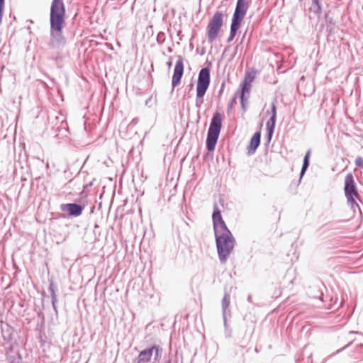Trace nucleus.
Segmentation results:
<instances>
[{
    "mask_svg": "<svg viewBox=\"0 0 363 363\" xmlns=\"http://www.w3.org/2000/svg\"><path fill=\"white\" fill-rule=\"evenodd\" d=\"M203 103V98H197L196 97V107H198V108L201 107V106L202 105Z\"/></svg>",
    "mask_w": 363,
    "mask_h": 363,
    "instance_id": "26",
    "label": "nucleus"
},
{
    "mask_svg": "<svg viewBox=\"0 0 363 363\" xmlns=\"http://www.w3.org/2000/svg\"><path fill=\"white\" fill-rule=\"evenodd\" d=\"M151 349H152V354H155L153 363H157V362H159L160 359L161 358L162 350L157 345L152 346Z\"/></svg>",
    "mask_w": 363,
    "mask_h": 363,
    "instance_id": "19",
    "label": "nucleus"
},
{
    "mask_svg": "<svg viewBox=\"0 0 363 363\" xmlns=\"http://www.w3.org/2000/svg\"><path fill=\"white\" fill-rule=\"evenodd\" d=\"M223 13L221 11H216L209 20L207 26V37L209 43H212L216 40L223 26Z\"/></svg>",
    "mask_w": 363,
    "mask_h": 363,
    "instance_id": "6",
    "label": "nucleus"
},
{
    "mask_svg": "<svg viewBox=\"0 0 363 363\" xmlns=\"http://www.w3.org/2000/svg\"><path fill=\"white\" fill-rule=\"evenodd\" d=\"M247 301H248L249 302H251V301H252V296H251V295H249V296H248V297H247Z\"/></svg>",
    "mask_w": 363,
    "mask_h": 363,
    "instance_id": "34",
    "label": "nucleus"
},
{
    "mask_svg": "<svg viewBox=\"0 0 363 363\" xmlns=\"http://www.w3.org/2000/svg\"><path fill=\"white\" fill-rule=\"evenodd\" d=\"M222 128V115L216 112L213 114L207 133L206 149L208 151H213L217 143Z\"/></svg>",
    "mask_w": 363,
    "mask_h": 363,
    "instance_id": "2",
    "label": "nucleus"
},
{
    "mask_svg": "<svg viewBox=\"0 0 363 363\" xmlns=\"http://www.w3.org/2000/svg\"><path fill=\"white\" fill-rule=\"evenodd\" d=\"M212 220L215 237L219 235H226L231 233L222 218L220 211L216 206L214 207V210L212 214Z\"/></svg>",
    "mask_w": 363,
    "mask_h": 363,
    "instance_id": "8",
    "label": "nucleus"
},
{
    "mask_svg": "<svg viewBox=\"0 0 363 363\" xmlns=\"http://www.w3.org/2000/svg\"><path fill=\"white\" fill-rule=\"evenodd\" d=\"M240 28L238 27H235V26H231L230 25V36L233 37V38H235L237 33H238V30H239Z\"/></svg>",
    "mask_w": 363,
    "mask_h": 363,
    "instance_id": "23",
    "label": "nucleus"
},
{
    "mask_svg": "<svg viewBox=\"0 0 363 363\" xmlns=\"http://www.w3.org/2000/svg\"><path fill=\"white\" fill-rule=\"evenodd\" d=\"M233 39H234V38H233V37H231V36H230V35H229V36H228V39H227V42H228V43H230V42L233 41Z\"/></svg>",
    "mask_w": 363,
    "mask_h": 363,
    "instance_id": "32",
    "label": "nucleus"
},
{
    "mask_svg": "<svg viewBox=\"0 0 363 363\" xmlns=\"http://www.w3.org/2000/svg\"><path fill=\"white\" fill-rule=\"evenodd\" d=\"M0 6H4V0H0Z\"/></svg>",
    "mask_w": 363,
    "mask_h": 363,
    "instance_id": "33",
    "label": "nucleus"
},
{
    "mask_svg": "<svg viewBox=\"0 0 363 363\" xmlns=\"http://www.w3.org/2000/svg\"><path fill=\"white\" fill-rule=\"evenodd\" d=\"M65 25H50V39L48 45L52 49H61L67 44V40L63 35L62 30Z\"/></svg>",
    "mask_w": 363,
    "mask_h": 363,
    "instance_id": "5",
    "label": "nucleus"
},
{
    "mask_svg": "<svg viewBox=\"0 0 363 363\" xmlns=\"http://www.w3.org/2000/svg\"><path fill=\"white\" fill-rule=\"evenodd\" d=\"M253 77H245L242 84H241V94L245 96V93H249L251 86V82Z\"/></svg>",
    "mask_w": 363,
    "mask_h": 363,
    "instance_id": "17",
    "label": "nucleus"
},
{
    "mask_svg": "<svg viewBox=\"0 0 363 363\" xmlns=\"http://www.w3.org/2000/svg\"><path fill=\"white\" fill-rule=\"evenodd\" d=\"M246 1L247 0L237 1L236 7L232 18L231 26L240 28L241 23L247 10Z\"/></svg>",
    "mask_w": 363,
    "mask_h": 363,
    "instance_id": "9",
    "label": "nucleus"
},
{
    "mask_svg": "<svg viewBox=\"0 0 363 363\" xmlns=\"http://www.w3.org/2000/svg\"><path fill=\"white\" fill-rule=\"evenodd\" d=\"M228 48H229V47H226V48H225V50H224V52L228 51Z\"/></svg>",
    "mask_w": 363,
    "mask_h": 363,
    "instance_id": "35",
    "label": "nucleus"
},
{
    "mask_svg": "<svg viewBox=\"0 0 363 363\" xmlns=\"http://www.w3.org/2000/svg\"><path fill=\"white\" fill-rule=\"evenodd\" d=\"M152 356V349L151 347L142 350L138 357L137 363H148Z\"/></svg>",
    "mask_w": 363,
    "mask_h": 363,
    "instance_id": "15",
    "label": "nucleus"
},
{
    "mask_svg": "<svg viewBox=\"0 0 363 363\" xmlns=\"http://www.w3.org/2000/svg\"><path fill=\"white\" fill-rule=\"evenodd\" d=\"M48 290L51 295L52 308L55 312V314L57 315L58 311L57 307V298L56 294V287L52 281L50 283Z\"/></svg>",
    "mask_w": 363,
    "mask_h": 363,
    "instance_id": "16",
    "label": "nucleus"
},
{
    "mask_svg": "<svg viewBox=\"0 0 363 363\" xmlns=\"http://www.w3.org/2000/svg\"><path fill=\"white\" fill-rule=\"evenodd\" d=\"M271 117L266 124L269 142L272 140L277 120V107L274 103L271 104Z\"/></svg>",
    "mask_w": 363,
    "mask_h": 363,
    "instance_id": "12",
    "label": "nucleus"
},
{
    "mask_svg": "<svg viewBox=\"0 0 363 363\" xmlns=\"http://www.w3.org/2000/svg\"><path fill=\"white\" fill-rule=\"evenodd\" d=\"M230 303V296L228 293L225 292L224 294V296L222 299V313H223V323H224L225 330L228 329L227 316L231 315V312H230V310L229 309Z\"/></svg>",
    "mask_w": 363,
    "mask_h": 363,
    "instance_id": "13",
    "label": "nucleus"
},
{
    "mask_svg": "<svg viewBox=\"0 0 363 363\" xmlns=\"http://www.w3.org/2000/svg\"><path fill=\"white\" fill-rule=\"evenodd\" d=\"M261 133L256 132L250 140V145L247 147L248 154H254L260 144Z\"/></svg>",
    "mask_w": 363,
    "mask_h": 363,
    "instance_id": "14",
    "label": "nucleus"
},
{
    "mask_svg": "<svg viewBox=\"0 0 363 363\" xmlns=\"http://www.w3.org/2000/svg\"><path fill=\"white\" fill-rule=\"evenodd\" d=\"M235 103H236V97L235 96V97H233V98L231 99L230 102L228 104V108H229V109H230V108H232L233 106V105H234V104H235Z\"/></svg>",
    "mask_w": 363,
    "mask_h": 363,
    "instance_id": "28",
    "label": "nucleus"
},
{
    "mask_svg": "<svg viewBox=\"0 0 363 363\" xmlns=\"http://www.w3.org/2000/svg\"><path fill=\"white\" fill-rule=\"evenodd\" d=\"M215 238L218 259L221 264H225L233 250L235 240L232 233L219 235Z\"/></svg>",
    "mask_w": 363,
    "mask_h": 363,
    "instance_id": "1",
    "label": "nucleus"
},
{
    "mask_svg": "<svg viewBox=\"0 0 363 363\" xmlns=\"http://www.w3.org/2000/svg\"><path fill=\"white\" fill-rule=\"evenodd\" d=\"M355 164L359 167L363 168V159L360 156L356 157Z\"/></svg>",
    "mask_w": 363,
    "mask_h": 363,
    "instance_id": "25",
    "label": "nucleus"
},
{
    "mask_svg": "<svg viewBox=\"0 0 363 363\" xmlns=\"http://www.w3.org/2000/svg\"><path fill=\"white\" fill-rule=\"evenodd\" d=\"M172 65V58L170 57L169 61L167 62V66L168 67V68H170Z\"/></svg>",
    "mask_w": 363,
    "mask_h": 363,
    "instance_id": "31",
    "label": "nucleus"
},
{
    "mask_svg": "<svg viewBox=\"0 0 363 363\" xmlns=\"http://www.w3.org/2000/svg\"><path fill=\"white\" fill-rule=\"evenodd\" d=\"M224 86H225V83L223 82L221 84L220 89L218 91V96H220L222 95V94L223 92Z\"/></svg>",
    "mask_w": 363,
    "mask_h": 363,
    "instance_id": "29",
    "label": "nucleus"
},
{
    "mask_svg": "<svg viewBox=\"0 0 363 363\" xmlns=\"http://www.w3.org/2000/svg\"><path fill=\"white\" fill-rule=\"evenodd\" d=\"M313 6L315 8V12L320 13L322 11L321 0H311Z\"/></svg>",
    "mask_w": 363,
    "mask_h": 363,
    "instance_id": "20",
    "label": "nucleus"
},
{
    "mask_svg": "<svg viewBox=\"0 0 363 363\" xmlns=\"http://www.w3.org/2000/svg\"><path fill=\"white\" fill-rule=\"evenodd\" d=\"M167 363H169V362H167Z\"/></svg>",
    "mask_w": 363,
    "mask_h": 363,
    "instance_id": "36",
    "label": "nucleus"
},
{
    "mask_svg": "<svg viewBox=\"0 0 363 363\" xmlns=\"http://www.w3.org/2000/svg\"><path fill=\"white\" fill-rule=\"evenodd\" d=\"M84 206L75 203H65L60 206V209L64 212H67L69 216L78 217L84 210Z\"/></svg>",
    "mask_w": 363,
    "mask_h": 363,
    "instance_id": "11",
    "label": "nucleus"
},
{
    "mask_svg": "<svg viewBox=\"0 0 363 363\" xmlns=\"http://www.w3.org/2000/svg\"><path fill=\"white\" fill-rule=\"evenodd\" d=\"M240 28L238 27H235V26H231L230 25V36L233 37V38H235L237 33H238V30H239Z\"/></svg>",
    "mask_w": 363,
    "mask_h": 363,
    "instance_id": "22",
    "label": "nucleus"
},
{
    "mask_svg": "<svg viewBox=\"0 0 363 363\" xmlns=\"http://www.w3.org/2000/svg\"><path fill=\"white\" fill-rule=\"evenodd\" d=\"M240 104H241L242 109L244 112H245L247 110L245 103L247 101V97L245 98V96H243V94H240Z\"/></svg>",
    "mask_w": 363,
    "mask_h": 363,
    "instance_id": "21",
    "label": "nucleus"
},
{
    "mask_svg": "<svg viewBox=\"0 0 363 363\" xmlns=\"http://www.w3.org/2000/svg\"><path fill=\"white\" fill-rule=\"evenodd\" d=\"M352 343V341H350L348 344H347L345 346H344L343 347H342L341 349L340 350H337L335 352H334L333 354H332L331 355H330V357H332L337 354H339L340 352L343 351L344 350H345L346 348H347Z\"/></svg>",
    "mask_w": 363,
    "mask_h": 363,
    "instance_id": "24",
    "label": "nucleus"
},
{
    "mask_svg": "<svg viewBox=\"0 0 363 363\" xmlns=\"http://www.w3.org/2000/svg\"><path fill=\"white\" fill-rule=\"evenodd\" d=\"M4 8V6H0V24L1 23L2 21Z\"/></svg>",
    "mask_w": 363,
    "mask_h": 363,
    "instance_id": "30",
    "label": "nucleus"
},
{
    "mask_svg": "<svg viewBox=\"0 0 363 363\" xmlns=\"http://www.w3.org/2000/svg\"><path fill=\"white\" fill-rule=\"evenodd\" d=\"M157 40L158 43H162L164 40V33H159L157 35Z\"/></svg>",
    "mask_w": 363,
    "mask_h": 363,
    "instance_id": "27",
    "label": "nucleus"
},
{
    "mask_svg": "<svg viewBox=\"0 0 363 363\" xmlns=\"http://www.w3.org/2000/svg\"><path fill=\"white\" fill-rule=\"evenodd\" d=\"M344 191L347 204L351 206L354 211H355L357 208L361 212V209L357 202V199L360 201V197L352 173H348L345 178Z\"/></svg>",
    "mask_w": 363,
    "mask_h": 363,
    "instance_id": "3",
    "label": "nucleus"
},
{
    "mask_svg": "<svg viewBox=\"0 0 363 363\" xmlns=\"http://www.w3.org/2000/svg\"><path fill=\"white\" fill-rule=\"evenodd\" d=\"M310 155H311V150H308L306 152V155H305V156L303 157V164H302V167H301V173H300L301 178L303 176V174H305L306 171L307 170V169L309 167V164H310V162H309Z\"/></svg>",
    "mask_w": 363,
    "mask_h": 363,
    "instance_id": "18",
    "label": "nucleus"
},
{
    "mask_svg": "<svg viewBox=\"0 0 363 363\" xmlns=\"http://www.w3.org/2000/svg\"><path fill=\"white\" fill-rule=\"evenodd\" d=\"M184 74V62L181 55L177 57V60L175 64L174 74L172 79V90L178 86L181 82V79Z\"/></svg>",
    "mask_w": 363,
    "mask_h": 363,
    "instance_id": "10",
    "label": "nucleus"
},
{
    "mask_svg": "<svg viewBox=\"0 0 363 363\" xmlns=\"http://www.w3.org/2000/svg\"><path fill=\"white\" fill-rule=\"evenodd\" d=\"M50 25L65 24V6L63 0H52L50 13Z\"/></svg>",
    "mask_w": 363,
    "mask_h": 363,
    "instance_id": "4",
    "label": "nucleus"
},
{
    "mask_svg": "<svg viewBox=\"0 0 363 363\" xmlns=\"http://www.w3.org/2000/svg\"><path fill=\"white\" fill-rule=\"evenodd\" d=\"M211 82L210 69L208 67L202 68L199 73L196 84L197 98H203Z\"/></svg>",
    "mask_w": 363,
    "mask_h": 363,
    "instance_id": "7",
    "label": "nucleus"
}]
</instances>
